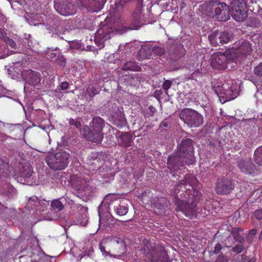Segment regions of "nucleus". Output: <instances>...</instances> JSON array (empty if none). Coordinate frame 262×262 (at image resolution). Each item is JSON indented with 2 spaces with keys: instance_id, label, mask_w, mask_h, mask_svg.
Masks as SVG:
<instances>
[{
  "instance_id": "f257e3e1",
  "label": "nucleus",
  "mask_w": 262,
  "mask_h": 262,
  "mask_svg": "<svg viewBox=\"0 0 262 262\" xmlns=\"http://www.w3.org/2000/svg\"><path fill=\"white\" fill-rule=\"evenodd\" d=\"M197 183V180L191 174H187L181 183L178 185L176 191L183 188L185 189V193L188 195V202L186 200H178L176 202L177 206V211L182 212L185 215L190 219H193L196 215V200L198 196V192L194 191L193 185Z\"/></svg>"
},
{
  "instance_id": "f03ea898",
  "label": "nucleus",
  "mask_w": 262,
  "mask_h": 262,
  "mask_svg": "<svg viewBox=\"0 0 262 262\" xmlns=\"http://www.w3.org/2000/svg\"><path fill=\"white\" fill-rule=\"evenodd\" d=\"M194 160L192 140L187 139L182 141L175 155L169 157L167 165L171 170L176 171L179 168V163L177 162H180L181 166H183L184 163L187 165L192 164Z\"/></svg>"
},
{
  "instance_id": "7ed1b4c3",
  "label": "nucleus",
  "mask_w": 262,
  "mask_h": 262,
  "mask_svg": "<svg viewBox=\"0 0 262 262\" xmlns=\"http://www.w3.org/2000/svg\"><path fill=\"white\" fill-rule=\"evenodd\" d=\"M106 0H76V6L72 4H62L59 5L57 3L54 4L56 11L63 16H69L74 14L79 8H86L89 10L93 12L99 11Z\"/></svg>"
},
{
  "instance_id": "20e7f679",
  "label": "nucleus",
  "mask_w": 262,
  "mask_h": 262,
  "mask_svg": "<svg viewBox=\"0 0 262 262\" xmlns=\"http://www.w3.org/2000/svg\"><path fill=\"white\" fill-rule=\"evenodd\" d=\"M125 245L123 239L115 236L103 239L99 244V249L104 257L120 258L125 252Z\"/></svg>"
},
{
  "instance_id": "39448f33",
  "label": "nucleus",
  "mask_w": 262,
  "mask_h": 262,
  "mask_svg": "<svg viewBox=\"0 0 262 262\" xmlns=\"http://www.w3.org/2000/svg\"><path fill=\"white\" fill-rule=\"evenodd\" d=\"M70 155L66 151L49 154L46 157V162L49 167L54 170L64 169L69 164Z\"/></svg>"
},
{
  "instance_id": "423d86ee",
  "label": "nucleus",
  "mask_w": 262,
  "mask_h": 262,
  "mask_svg": "<svg viewBox=\"0 0 262 262\" xmlns=\"http://www.w3.org/2000/svg\"><path fill=\"white\" fill-rule=\"evenodd\" d=\"M179 117L185 124L190 127H198L203 123V117L198 112L185 108L181 111Z\"/></svg>"
},
{
  "instance_id": "0eeeda50",
  "label": "nucleus",
  "mask_w": 262,
  "mask_h": 262,
  "mask_svg": "<svg viewBox=\"0 0 262 262\" xmlns=\"http://www.w3.org/2000/svg\"><path fill=\"white\" fill-rule=\"evenodd\" d=\"M247 5L245 0H234L230 4V15L237 21H243L247 17Z\"/></svg>"
},
{
  "instance_id": "6e6552de",
  "label": "nucleus",
  "mask_w": 262,
  "mask_h": 262,
  "mask_svg": "<svg viewBox=\"0 0 262 262\" xmlns=\"http://www.w3.org/2000/svg\"><path fill=\"white\" fill-rule=\"evenodd\" d=\"M227 50L224 53H213L210 58L211 67L219 70L226 69L227 68Z\"/></svg>"
},
{
  "instance_id": "1a4fd4ad",
  "label": "nucleus",
  "mask_w": 262,
  "mask_h": 262,
  "mask_svg": "<svg viewBox=\"0 0 262 262\" xmlns=\"http://www.w3.org/2000/svg\"><path fill=\"white\" fill-rule=\"evenodd\" d=\"M214 12H211L210 16L215 17L221 21L228 20L229 16V8L225 3H217L213 6Z\"/></svg>"
},
{
  "instance_id": "9d476101",
  "label": "nucleus",
  "mask_w": 262,
  "mask_h": 262,
  "mask_svg": "<svg viewBox=\"0 0 262 262\" xmlns=\"http://www.w3.org/2000/svg\"><path fill=\"white\" fill-rule=\"evenodd\" d=\"M114 34L112 29L109 28L106 26L101 27L96 32L94 37V40L98 47L101 48L103 47L104 41L111 38Z\"/></svg>"
},
{
  "instance_id": "9b49d317",
  "label": "nucleus",
  "mask_w": 262,
  "mask_h": 262,
  "mask_svg": "<svg viewBox=\"0 0 262 262\" xmlns=\"http://www.w3.org/2000/svg\"><path fill=\"white\" fill-rule=\"evenodd\" d=\"M22 76L26 80L24 85L25 90L27 89L28 85L35 86L40 83V74L38 72L27 70L22 72Z\"/></svg>"
},
{
  "instance_id": "f8f14e48",
  "label": "nucleus",
  "mask_w": 262,
  "mask_h": 262,
  "mask_svg": "<svg viewBox=\"0 0 262 262\" xmlns=\"http://www.w3.org/2000/svg\"><path fill=\"white\" fill-rule=\"evenodd\" d=\"M82 134L87 140L96 143H100L103 138V132L93 130L88 126L84 127Z\"/></svg>"
},
{
  "instance_id": "ddd939ff",
  "label": "nucleus",
  "mask_w": 262,
  "mask_h": 262,
  "mask_svg": "<svg viewBox=\"0 0 262 262\" xmlns=\"http://www.w3.org/2000/svg\"><path fill=\"white\" fill-rule=\"evenodd\" d=\"M49 202L45 200H38L36 196L31 197L27 205L28 208L36 209L39 211H44L48 207Z\"/></svg>"
},
{
  "instance_id": "4468645a",
  "label": "nucleus",
  "mask_w": 262,
  "mask_h": 262,
  "mask_svg": "<svg viewBox=\"0 0 262 262\" xmlns=\"http://www.w3.org/2000/svg\"><path fill=\"white\" fill-rule=\"evenodd\" d=\"M217 32H214L208 36L210 43L213 46H216L220 44L223 45L228 42L229 41V36L228 33L223 32L219 37H217Z\"/></svg>"
},
{
  "instance_id": "2eb2a0df",
  "label": "nucleus",
  "mask_w": 262,
  "mask_h": 262,
  "mask_svg": "<svg viewBox=\"0 0 262 262\" xmlns=\"http://www.w3.org/2000/svg\"><path fill=\"white\" fill-rule=\"evenodd\" d=\"M126 200H116L110 203V206H113L116 213L119 215H125L128 212V206L125 202Z\"/></svg>"
},
{
  "instance_id": "dca6fc26",
  "label": "nucleus",
  "mask_w": 262,
  "mask_h": 262,
  "mask_svg": "<svg viewBox=\"0 0 262 262\" xmlns=\"http://www.w3.org/2000/svg\"><path fill=\"white\" fill-rule=\"evenodd\" d=\"M32 174V167L30 166H25L17 177V181L22 184H28V179L31 177Z\"/></svg>"
},
{
  "instance_id": "f3484780",
  "label": "nucleus",
  "mask_w": 262,
  "mask_h": 262,
  "mask_svg": "<svg viewBox=\"0 0 262 262\" xmlns=\"http://www.w3.org/2000/svg\"><path fill=\"white\" fill-rule=\"evenodd\" d=\"M104 125V120L101 118L97 117L93 119L90 124V128L93 130L102 132Z\"/></svg>"
},
{
  "instance_id": "a211bd4d",
  "label": "nucleus",
  "mask_w": 262,
  "mask_h": 262,
  "mask_svg": "<svg viewBox=\"0 0 262 262\" xmlns=\"http://www.w3.org/2000/svg\"><path fill=\"white\" fill-rule=\"evenodd\" d=\"M119 144L125 147L132 145V139L130 134L128 133H123L119 136L117 139Z\"/></svg>"
},
{
  "instance_id": "6ab92c4d",
  "label": "nucleus",
  "mask_w": 262,
  "mask_h": 262,
  "mask_svg": "<svg viewBox=\"0 0 262 262\" xmlns=\"http://www.w3.org/2000/svg\"><path fill=\"white\" fill-rule=\"evenodd\" d=\"M229 182L227 180L222 179L218 181L216 186V191L217 193L223 194L228 190Z\"/></svg>"
},
{
  "instance_id": "aec40b11",
  "label": "nucleus",
  "mask_w": 262,
  "mask_h": 262,
  "mask_svg": "<svg viewBox=\"0 0 262 262\" xmlns=\"http://www.w3.org/2000/svg\"><path fill=\"white\" fill-rule=\"evenodd\" d=\"M241 81L239 80H233L232 81V85L230 86V91L232 94H230V100L237 97L240 91Z\"/></svg>"
},
{
  "instance_id": "412c9836",
  "label": "nucleus",
  "mask_w": 262,
  "mask_h": 262,
  "mask_svg": "<svg viewBox=\"0 0 262 262\" xmlns=\"http://www.w3.org/2000/svg\"><path fill=\"white\" fill-rule=\"evenodd\" d=\"M8 162L6 159L0 158V175L3 177H7L9 175Z\"/></svg>"
},
{
  "instance_id": "4be33fe9",
  "label": "nucleus",
  "mask_w": 262,
  "mask_h": 262,
  "mask_svg": "<svg viewBox=\"0 0 262 262\" xmlns=\"http://www.w3.org/2000/svg\"><path fill=\"white\" fill-rule=\"evenodd\" d=\"M238 166L241 170L246 173L251 174L254 172L250 161L241 162L238 163Z\"/></svg>"
},
{
  "instance_id": "5701e85b",
  "label": "nucleus",
  "mask_w": 262,
  "mask_h": 262,
  "mask_svg": "<svg viewBox=\"0 0 262 262\" xmlns=\"http://www.w3.org/2000/svg\"><path fill=\"white\" fill-rule=\"evenodd\" d=\"M244 242L245 241H240V240L235 241L232 248V251L237 254L241 253L244 251L245 249V247L244 244Z\"/></svg>"
},
{
  "instance_id": "b1692460",
  "label": "nucleus",
  "mask_w": 262,
  "mask_h": 262,
  "mask_svg": "<svg viewBox=\"0 0 262 262\" xmlns=\"http://www.w3.org/2000/svg\"><path fill=\"white\" fill-rule=\"evenodd\" d=\"M149 247H150V244L148 241H146L143 249L144 253L146 255H149L148 259L151 261V262H159L160 260L156 259L155 258L154 253L151 251L150 249H149Z\"/></svg>"
},
{
  "instance_id": "393cba45",
  "label": "nucleus",
  "mask_w": 262,
  "mask_h": 262,
  "mask_svg": "<svg viewBox=\"0 0 262 262\" xmlns=\"http://www.w3.org/2000/svg\"><path fill=\"white\" fill-rule=\"evenodd\" d=\"M17 51L10 50L6 48L5 45L2 42H0V59L5 58L8 55H11Z\"/></svg>"
},
{
  "instance_id": "a878e982",
  "label": "nucleus",
  "mask_w": 262,
  "mask_h": 262,
  "mask_svg": "<svg viewBox=\"0 0 262 262\" xmlns=\"http://www.w3.org/2000/svg\"><path fill=\"white\" fill-rule=\"evenodd\" d=\"M133 16L134 19V23L136 24V26L133 29L137 30L139 29L143 24L141 21L142 20V16L140 11H139L137 12L134 13Z\"/></svg>"
},
{
  "instance_id": "bb28decb",
  "label": "nucleus",
  "mask_w": 262,
  "mask_h": 262,
  "mask_svg": "<svg viewBox=\"0 0 262 262\" xmlns=\"http://www.w3.org/2000/svg\"><path fill=\"white\" fill-rule=\"evenodd\" d=\"M122 69L123 70L139 71L140 68L137 64L135 62L128 61L123 64L122 66Z\"/></svg>"
},
{
  "instance_id": "cd10ccee",
  "label": "nucleus",
  "mask_w": 262,
  "mask_h": 262,
  "mask_svg": "<svg viewBox=\"0 0 262 262\" xmlns=\"http://www.w3.org/2000/svg\"><path fill=\"white\" fill-rule=\"evenodd\" d=\"M235 241H245L243 233L240 228H234L231 232Z\"/></svg>"
},
{
  "instance_id": "c85d7f7f",
  "label": "nucleus",
  "mask_w": 262,
  "mask_h": 262,
  "mask_svg": "<svg viewBox=\"0 0 262 262\" xmlns=\"http://www.w3.org/2000/svg\"><path fill=\"white\" fill-rule=\"evenodd\" d=\"M51 207L53 210L60 211L63 209L64 206L59 200H54L52 202Z\"/></svg>"
},
{
  "instance_id": "c756f323",
  "label": "nucleus",
  "mask_w": 262,
  "mask_h": 262,
  "mask_svg": "<svg viewBox=\"0 0 262 262\" xmlns=\"http://www.w3.org/2000/svg\"><path fill=\"white\" fill-rule=\"evenodd\" d=\"M251 47L249 42L243 43L239 48V52L243 54H247L251 52Z\"/></svg>"
},
{
  "instance_id": "7c9ffc66",
  "label": "nucleus",
  "mask_w": 262,
  "mask_h": 262,
  "mask_svg": "<svg viewBox=\"0 0 262 262\" xmlns=\"http://www.w3.org/2000/svg\"><path fill=\"white\" fill-rule=\"evenodd\" d=\"M98 93V90L92 85L90 84L86 90V94L90 97H93Z\"/></svg>"
},
{
  "instance_id": "2f4dec72",
  "label": "nucleus",
  "mask_w": 262,
  "mask_h": 262,
  "mask_svg": "<svg viewBox=\"0 0 262 262\" xmlns=\"http://www.w3.org/2000/svg\"><path fill=\"white\" fill-rule=\"evenodd\" d=\"M150 51V48L147 45H142L139 50V54L141 56H143L145 58H148V55L147 54H144V52L149 53Z\"/></svg>"
},
{
  "instance_id": "473e14b6",
  "label": "nucleus",
  "mask_w": 262,
  "mask_h": 262,
  "mask_svg": "<svg viewBox=\"0 0 262 262\" xmlns=\"http://www.w3.org/2000/svg\"><path fill=\"white\" fill-rule=\"evenodd\" d=\"M254 156L255 157V160L256 163H257L259 166H262V164L260 163L259 159L260 158V156H262V147L257 148L255 151ZM262 163V161H261Z\"/></svg>"
},
{
  "instance_id": "72a5a7b5",
  "label": "nucleus",
  "mask_w": 262,
  "mask_h": 262,
  "mask_svg": "<svg viewBox=\"0 0 262 262\" xmlns=\"http://www.w3.org/2000/svg\"><path fill=\"white\" fill-rule=\"evenodd\" d=\"M3 41L5 42L6 45L9 46L12 49H15L16 43L12 39L7 37Z\"/></svg>"
},
{
  "instance_id": "f704fd0d",
  "label": "nucleus",
  "mask_w": 262,
  "mask_h": 262,
  "mask_svg": "<svg viewBox=\"0 0 262 262\" xmlns=\"http://www.w3.org/2000/svg\"><path fill=\"white\" fill-rule=\"evenodd\" d=\"M94 249H93V248L92 247H91L89 249V250L87 251H84L83 252V255L82 257H84V256H88V257H90L91 258H93L94 257Z\"/></svg>"
},
{
  "instance_id": "c9c22d12",
  "label": "nucleus",
  "mask_w": 262,
  "mask_h": 262,
  "mask_svg": "<svg viewBox=\"0 0 262 262\" xmlns=\"http://www.w3.org/2000/svg\"><path fill=\"white\" fill-rule=\"evenodd\" d=\"M254 73L258 76H262V62L254 69Z\"/></svg>"
},
{
  "instance_id": "e433bc0d",
  "label": "nucleus",
  "mask_w": 262,
  "mask_h": 262,
  "mask_svg": "<svg viewBox=\"0 0 262 262\" xmlns=\"http://www.w3.org/2000/svg\"><path fill=\"white\" fill-rule=\"evenodd\" d=\"M256 233L255 229H252L249 231V233L247 236V240L249 242H251L254 236Z\"/></svg>"
},
{
  "instance_id": "4c0bfd02",
  "label": "nucleus",
  "mask_w": 262,
  "mask_h": 262,
  "mask_svg": "<svg viewBox=\"0 0 262 262\" xmlns=\"http://www.w3.org/2000/svg\"><path fill=\"white\" fill-rule=\"evenodd\" d=\"M217 262H228V258L227 256L223 255V253L218 256L216 259Z\"/></svg>"
},
{
  "instance_id": "58836bf2",
  "label": "nucleus",
  "mask_w": 262,
  "mask_h": 262,
  "mask_svg": "<svg viewBox=\"0 0 262 262\" xmlns=\"http://www.w3.org/2000/svg\"><path fill=\"white\" fill-rule=\"evenodd\" d=\"M221 250H223L224 251H225V249L223 248L221 245L218 243L216 244V245L214 247L213 253L215 254H217L220 253Z\"/></svg>"
},
{
  "instance_id": "ea45409f",
  "label": "nucleus",
  "mask_w": 262,
  "mask_h": 262,
  "mask_svg": "<svg viewBox=\"0 0 262 262\" xmlns=\"http://www.w3.org/2000/svg\"><path fill=\"white\" fill-rule=\"evenodd\" d=\"M171 85V82L170 80H165L162 85V88L164 90H168Z\"/></svg>"
},
{
  "instance_id": "a19ab883",
  "label": "nucleus",
  "mask_w": 262,
  "mask_h": 262,
  "mask_svg": "<svg viewBox=\"0 0 262 262\" xmlns=\"http://www.w3.org/2000/svg\"><path fill=\"white\" fill-rule=\"evenodd\" d=\"M152 51L157 55H162L164 52L163 49L160 47H154Z\"/></svg>"
},
{
  "instance_id": "79ce46f5",
  "label": "nucleus",
  "mask_w": 262,
  "mask_h": 262,
  "mask_svg": "<svg viewBox=\"0 0 262 262\" xmlns=\"http://www.w3.org/2000/svg\"><path fill=\"white\" fill-rule=\"evenodd\" d=\"M254 214L257 219L261 220L262 219V209H259V210H256Z\"/></svg>"
},
{
  "instance_id": "37998d69",
  "label": "nucleus",
  "mask_w": 262,
  "mask_h": 262,
  "mask_svg": "<svg viewBox=\"0 0 262 262\" xmlns=\"http://www.w3.org/2000/svg\"><path fill=\"white\" fill-rule=\"evenodd\" d=\"M69 84L67 82H61L60 87L62 90H66L68 88Z\"/></svg>"
},
{
  "instance_id": "c03bdc74",
  "label": "nucleus",
  "mask_w": 262,
  "mask_h": 262,
  "mask_svg": "<svg viewBox=\"0 0 262 262\" xmlns=\"http://www.w3.org/2000/svg\"><path fill=\"white\" fill-rule=\"evenodd\" d=\"M7 36H6V33L4 31V30L0 28V38L4 41Z\"/></svg>"
},
{
  "instance_id": "a18cd8bd",
  "label": "nucleus",
  "mask_w": 262,
  "mask_h": 262,
  "mask_svg": "<svg viewBox=\"0 0 262 262\" xmlns=\"http://www.w3.org/2000/svg\"><path fill=\"white\" fill-rule=\"evenodd\" d=\"M54 216H55L54 215H51V216H49L47 215L46 216L43 217V219L45 220H48V221L55 220L56 219V218Z\"/></svg>"
},
{
  "instance_id": "49530a36",
  "label": "nucleus",
  "mask_w": 262,
  "mask_h": 262,
  "mask_svg": "<svg viewBox=\"0 0 262 262\" xmlns=\"http://www.w3.org/2000/svg\"><path fill=\"white\" fill-rule=\"evenodd\" d=\"M244 257H246V256H244L243 255L238 256V257L236 259H235V261H244Z\"/></svg>"
},
{
  "instance_id": "de8ad7c7",
  "label": "nucleus",
  "mask_w": 262,
  "mask_h": 262,
  "mask_svg": "<svg viewBox=\"0 0 262 262\" xmlns=\"http://www.w3.org/2000/svg\"><path fill=\"white\" fill-rule=\"evenodd\" d=\"M75 126L77 128H78L80 126V123L79 122L77 121L75 123Z\"/></svg>"
},
{
  "instance_id": "09e8293b",
  "label": "nucleus",
  "mask_w": 262,
  "mask_h": 262,
  "mask_svg": "<svg viewBox=\"0 0 262 262\" xmlns=\"http://www.w3.org/2000/svg\"><path fill=\"white\" fill-rule=\"evenodd\" d=\"M163 125L164 127H167L168 126V124H166V123H163Z\"/></svg>"
},
{
  "instance_id": "8fccbe9b",
  "label": "nucleus",
  "mask_w": 262,
  "mask_h": 262,
  "mask_svg": "<svg viewBox=\"0 0 262 262\" xmlns=\"http://www.w3.org/2000/svg\"><path fill=\"white\" fill-rule=\"evenodd\" d=\"M160 254L161 255H164L165 254L164 252L163 251H161L160 252Z\"/></svg>"
},
{
  "instance_id": "3c124183",
  "label": "nucleus",
  "mask_w": 262,
  "mask_h": 262,
  "mask_svg": "<svg viewBox=\"0 0 262 262\" xmlns=\"http://www.w3.org/2000/svg\"><path fill=\"white\" fill-rule=\"evenodd\" d=\"M51 56L50 57L51 58H53V55H54V53H51Z\"/></svg>"
},
{
  "instance_id": "603ef678",
  "label": "nucleus",
  "mask_w": 262,
  "mask_h": 262,
  "mask_svg": "<svg viewBox=\"0 0 262 262\" xmlns=\"http://www.w3.org/2000/svg\"><path fill=\"white\" fill-rule=\"evenodd\" d=\"M45 16V15L44 14H43V15H42L41 16V17H41V18H43Z\"/></svg>"
},
{
  "instance_id": "864d4df0",
  "label": "nucleus",
  "mask_w": 262,
  "mask_h": 262,
  "mask_svg": "<svg viewBox=\"0 0 262 262\" xmlns=\"http://www.w3.org/2000/svg\"><path fill=\"white\" fill-rule=\"evenodd\" d=\"M110 197H112L111 196H107V199H108Z\"/></svg>"
},
{
  "instance_id": "5fc2aeb1",
  "label": "nucleus",
  "mask_w": 262,
  "mask_h": 262,
  "mask_svg": "<svg viewBox=\"0 0 262 262\" xmlns=\"http://www.w3.org/2000/svg\"><path fill=\"white\" fill-rule=\"evenodd\" d=\"M230 56H231V55H232V53H231V51H230Z\"/></svg>"
}]
</instances>
